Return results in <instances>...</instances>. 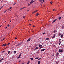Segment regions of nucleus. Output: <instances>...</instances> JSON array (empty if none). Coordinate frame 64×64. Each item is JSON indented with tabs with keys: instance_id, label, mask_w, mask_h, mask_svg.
<instances>
[{
	"instance_id": "1",
	"label": "nucleus",
	"mask_w": 64,
	"mask_h": 64,
	"mask_svg": "<svg viewBox=\"0 0 64 64\" xmlns=\"http://www.w3.org/2000/svg\"><path fill=\"white\" fill-rule=\"evenodd\" d=\"M64 51V50L63 49H60L58 50V51L60 53H63Z\"/></svg>"
},
{
	"instance_id": "2",
	"label": "nucleus",
	"mask_w": 64,
	"mask_h": 64,
	"mask_svg": "<svg viewBox=\"0 0 64 64\" xmlns=\"http://www.w3.org/2000/svg\"><path fill=\"white\" fill-rule=\"evenodd\" d=\"M55 32H54V33L55 34H54L53 35V36L52 37V39H54L55 38V36H56V34H55Z\"/></svg>"
},
{
	"instance_id": "3",
	"label": "nucleus",
	"mask_w": 64,
	"mask_h": 64,
	"mask_svg": "<svg viewBox=\"0 0 64 64\" xmlns=\"http://www.w3.org/2000/svg\"><path fill=\"white\" fill-rule=\"evenodd\" d=\"M57 20V19H55L54 20L53 22H52V23H53L54 22H55L56 20Z\"/></svg>"
},
{
	"instance_id": "4",
	"label": "nucleus",
	"mask_w": 64,
	"mask_h": 64,
	"mask_svg": "<svg viewBox=\"0 0 64 64\" xmlns=\"http://www.w3.org/2000/svg\"><path fill=\"white\" fill-rule=\"evenodd\" d=\"M59 53L58 52H57L56 55V56L57 57H58V56H59Z\"/></svg>"
},
{
	"instance_id": "5",
	"label": "nucleus",
	"mask_w": 64,
	"mask_h": 64,
	"mask_svg": "<svg viewBox=\"0 0 64 64\" xmlns=\"http://www.w3.org/2000/svg\"><path fill=\"white\" fill-rule=\"evenodd\" d=\"M30 40L31 39H30V38L28 39V40H27V42H29V41H30Z\"/></svg>"
},
{
	"instance_id": "6",
	"label": "nucleus",
	"mask_w": 64,
	"mask_h": 64,
	"mask_svg": "<svg viewBox=\"0 0 64 64\" xmlns=\"http://www.w3.org/2000/svg\"><path fill=\"white\" fill-rule=\"evenodd\" d=\"M21 56V54H20V55H19L18 57V59H19V58H20Z\"/></svg>"
},
{
	"instance_id": "7",
	"label": "nucleus",
	"mask_w": 64,
	"mask_h": 64,
	"mask_svg": "<svg viewBox=\"0 0 64 64\" xmlns=\"http://www.w3.org/2000/svg\"><path fill=\"white\" fill-rule=\"evenodd\" d=\"M37 10H36V11L34 12H32V14H34V13H36V12H37Z\"/></svg>"
},
{
	"instance_id": "8",
	"label": "nucleus",
	"mask_w": 64,
	"mask_h": 64,
	"mask_svg": "<svg viewBox=\"0 0 64 64\" xmlns=\"http://www.w3.org/2000/svg\"><path fill=\"white\" fill-rule=\"evenodd\" d=\"M45 49L43 48L42 49V50H41V52H42L43 51H44L45 50Z\"/></svg>"
},
{
	"instance_id": "9",
	"label": "nucleus",
	"mask_w": 64,
	"mask_h": 64,
	"mask_svg": "<svg viewBox=\"0 0 64 64\" xmlns=\"http://www.w3.org/2000/svg\"><path fill=\"white\" fill-rule=\"evenodd\" d=\"M33 2H34V1L32 0V1L30 2V4H32V3H33Z\"/></svg>"
},
{
	"instance_id": "10",
	"label": "nucleus",
	"mask_w": 64,
	"mask_h": 64,
	"mask_svg": "<svg viewBox=\"0 0 64 64\" xmlns=\"http://www.w3.org/2000/svg\"><path fill=\"white\" fill-rule=\"evenodd\" d=\"M23 44L22 42H20V43H19V44L20 45H21V44Z\"/></svg>"
},
{
	"instance_id": "11",
	"label": "nucleus",
	"mask_w": 64,
	"mask_h": 64,
	"mask_svg": "<svg viewBox=\"0 0 64 64\" xmlns=\"http://www.w3.org/2000/svg\"><path fill=\"white\" fill-rule=\"evenodd\" d=\"M62 29H64V26H62Z\"/></svg>"
},
{
	"instance_id": "12",
	"label": "nucleus",
	"mask_w": 64,
	"mask_h": 64,
	"mask_svg": "<svg viewBox=\"0 0 64 64\" xmlns=\"http://www.w3.org/2000/svg\"><path fill=\"white\" fill-rule=\"evenodd\" d=\"M38 48V47H37L36 48H34V50H37Z\"/></svg>"
},
{
	"instance_id": "13",
	"label": "nucleus",
	"mask_w": 64,
	"mask_h": 64,
	"mask_svg": "<svg viewBox=\"0 0 64 64\" xmlns=\"http://www.w3.org/2000/svg\"><path fill=\"white\" fill-rule=\"evenodd\" d=\"M2 46H4H4H6V44H4L2 45Z\"/></svg>"
},
{
	"instance_id": "14",
	"label": "nucleus",
	"mask_w": 64,
	"mask_h": 64,
	"mask_svg": "<svg viewBox=\"0 0 64 64\" xmlns=\"http://www.w3.org/2000/svg\"><path fill=\"white\" fill-rule=\"evenodd\" d=\"M30 63V61H29V60L28 61L27 64H29Z\"/></svg>"
},
{
	"instance_id": "15",
	"label": "nucleus",
	"mask_w": 64,
	"mask_h": 64,
	"mask_svg": "<svg viewBox=\"0 0 64 64\" xmlns=\"http://www.w3.org/2000/svg\"><path fill=\"white\" fill-rule=\"evenodd\" d=\"M38 15H39V14L37 13V14H36V16H38Z\"/></svg>"
},
{
	"instance_id": "16",
	"label": "nucleus",
	"mask_w": 64,
	"mask_h": 64,
	"mask_svg": "<svg viewBox=\"0 0 64 64\" xmlns=\"http://www.w3.org/2000/svg\"><path fill=\"white\" fill-rule=\"evenodd\" d=\"M61 16H60L58 18V19H59V20H60V19H61Z\"/></svg>"
},
{
	"instance_id": "17",
	"label": "nucleus",
	"mask_w": 64,
	"mask_h": 64,
	"mask_svg": "<svg viewBox=\"0 0 64 64\" xmlns=\"http://www.w3.org/2000/svg\"><path fill=\"white\" fill-rule=\"evenodd\" d=\"M41 46H42V45L39 44L38 45V46L40 47H41Z\"/></svg>"
},
{
	"instance_id": "18",
	"label": "nucleus",
	"mask_w": 64,
	"mask_h": 64,
	"mask_svg": "<svg viewBox=\"0 0 64 64\" xmlns=\"http://www.w3.org/2000/svg\"><path fill=\"white\" fill-rule=\"evenodd\" d=\"M40 61H39L38 62V64H40Z\"/></svg>"
},
{
	"instance_id": "19",
	"label": "nucleus",
	"mask_w": 64,
	"mask_h": 64,
	"mask_svg": "<svg viewBox=\"0 0 64 64\" xmlns=\"http://www.w3.org/2000/svg\"><path fill=\"white\" fill-rule=\"evenodd\" d=\"M20 46L19 44H18L16 45V46Z\"/></svg>"
},
{
	"instance_id": "20",
	"label": "nucleus",
	"mask_w": 64,
	"mask_h": 64,
	"mask_svg": "<svg viewBox=\"0 0 64 64\" xmlns=\"http://www.w3.org/2000/svg\"><path fill=\"white\" fill-rule=\"evenodd\" d=\"M39 58L38 57V58H35V59H39Z\"/></svg>"
},
{
	"instance_id": "21",
	"label": "nucleus",
	"mask_w": 64,
	"mask_h": 64,
	"mask_svg": "<svg viewBox=\"0 0 64 64\" xmlns=\"http://www.w3.org/2000/svg\"><path fill=\"white\" fill-rule=\"evenodd\" d=\"M60 37H61V38H63V36L62 35H61Z\"/></svg>"
},
{
	"instance_id": "22",
	"label": "nucleus",
	"mask_w": 64,
	"mask_h": 64,
	"mask_svg": "<svg viewBox=\"0 0 64 64\" xmlns=\"http://www.w3.org/2000/svg\"><path fill=\"white\" fill-rule=\"evenodd\" d=\"M46 40H49V38H46Z\"/></svg>"
},
{
	"instance_id": "23",
	"label": "nucleus",
	"mask_w": 64,
	"mask_h": 64,
	"mask_svg": "<svg viewBox=\"0 0 64 64\" xmlns=\"http://www.w3.org/2000/svg\"><path fill=\"white\" fill-rule=\"evenodd\" d=\"M10 53V51H8V54H9V53Z\"/></svg>"
},
{
	"instance_id": "24",
	"label": "nucleus",
	"mask_w": 64,
	"mask_h": 64,
	"mask_svg": "<svg viewBox=\"0 0 64 64\" xmlns=\"http://www.w3.org/2000/svg\"><path fill=\"white\" fill-rule=\"evenodd\" d=\"M46 34V32H44L42 34L43 35H44V34Z\"/></svg>"
},
{
	"instance_id": "25",
	"label": "nucleus",
	"mask_w": 64,
	"mask_h": 64,
	"mask_svg": "<svg viewBox=\"0 0 64 64\" xmlns=\"http://www.w3.org/2000/svg\"><path fill=\"white\" fill-rule=\"evenodd\" d=\"M61 41V39H60L59 40V42H60V43L61 42V41Z\"/></svg>"
},
{
	"instance_id": "26",
	"label": "nucleus",
	"mask_w": 64,
	"mask_h": 64,
	"mask_svg": "<svg viewBox=\"0 0 64 64\" xmlns=\"http://www.w3.org/2000/svg\"><path fill=\"white\" fill-rule=\"evenodd\" d=\"M1 60H4V58H2L1 59Z\"/></svg>"
},
{
	"instance_id": "27",
	"label": "nucleus",
	"mask_w": 64,
	"mask_h": 64,
	"mask_svg": "<svg viewBox=\"0 0 64 64\" xmlns=\"http://www.w3.org/2000/svg\"><path fill=\"white\" fill-rule=\"evenodd\" d=\"M43 47L42 46H40V49H41V48H42Z\"/></svg>"
},
{
	"instance_id": "28",
	"label": "nucleus",
	"mask_w": 64,
	"mask_h": 64,
	"mask_svg": "<svg viewBox=\"0 0 64 64\" xmlns=\"http://www.w3.org/2000/svg\"><path fill=\"white\" fill-rule=\"evenodd\" d=\"M30 59L31 60H33V58H30Z\"/></svg>"
},
{
	"instance_id": "29",
	"label": "nucleus",
	"mask_w": 64,
	"mask_h": 64,
	"mask_svg": "<svg viewBox=\"0 0 64 64\" xmlns=\"http://www.w3.org/2000/svg\"><path fill=\"white\" fill-rule=\"evenodd\" d=\"M50 4H52V3H53V2H50Z\"/></svg>"
},
{
	"instance_id": "30",
	"label": "nucleus",
	"mask_w": 64,
	"mask_h": 64,
	"mask_svg": "<svg viewBox=\"0 0 64 64\" xmlns=\"http://www.w3.org/2000/svg\"><path fill=\"white\" fill-rule=\"evenodd\" d=\"M12 8V7H10V8L9 9V10H10V9H11Z\"/></svg>"
},
{
	"instance_id": "31",
	"label": "nucleus",
	"mask_w": 64,
	"mask_h": 64,
	"mask_svg": "<svg viewBox=\"0 0 64 64\" xmlns=\"http://www.w3.org/2000/svg\"><path fill=\"white\" fill-rule=\"evenodd\" d=\"M2 62V60H0V62Z\"/></svg>"
},
{
	"instance_id": "32",
	"label": "nucleus",
	"mask_w": 64,
	"mask_h": 64,
	"mask_svg": "<svg viewBox=\"0 0 64 64\" xmlns=\"http://www.w3.org/2000/svg\"><path fill=\"white\" fill-rule=\"evenodd\" d=\"M5 38H4L2 40V41H3V40H4V39H5Z\"/></svg>"
},
{
	"instance_id": "33",
	"label": "nucleus",
	"mask_w": 64,
	"mask_h": 64,
	"mask_svg": "<svg viewBox=\"0 0 64 64\" xmlns=\"http://www.w3.org/2000/svg\"><path fill=\"white\" fill-rule=\"evenodd\" d=\"M23 9V8H20V10H22V9Z\"/></svg>"
},
{
	"instance_id": "34",
	"label": "nucleus",
	"mask_w": 64,
	"mask_h": 64,
	"mask_svg": "<svg viewBox=\"0 0 64 64\" xmlns=\"http://www.w3.org/2000/svg\"><path fill=\"white\" fill-rule=\"evenodd\" d=\"M23 18H24V19L25 18V16H23Z\"/></svg>"
},
{
	"instance_id": "35",
	"label": "nucleus",
	"mask_w": 64,
	"mask_h": 64,
	"mask_svg": "<svg viewBox=\"0 0 64 64\" xmlns=\"http://www.w3.org/2000/svg\"><path fill=\"white\" fill-rule=\"evenodd\" d=\"M40 2H42V0H40Z\"/></svg>"
},
{
	"instance_id": "36",
	"label": "nucleus",
	"mask_w": 64,
	"mask_h": 64,
	"mask_svg": "<svg viewBox=\"0 0 64 64\" xmlns=\"http://www.w3.org/2000/svg\"><path fill=\"white\" fill-rule=\"evenodd\" d=\"M42 1L43 2H44L45 0H42Z\"/></svg>"
},
{
	"instance_id": "37",
	"label": "nucleus",
	"mask_w": 64,
	"mask_h": 64,
	"mask_svg": "<svg viewBox=\"0 0 64 64\" xmlns=\"http://www.w3.org/2000/svg\"><path fill=\"white\" fill-rule=\"evenodd\" d=\"M15 39H17V37H16L15 38Z\"/></svg>"
},
{
	"instance_id": "38",
	"label": "nucleus",
	"mask_w": 64,
	"mask_h": 64,
	"mask_svg": "<svg viewBox=\"0 0 64 64\" xmlns=\"http://www.w3.org/2000/svg\"><path fill=\"white\" fill-rule=\"evenodd\" d=\"M14 52L15 53H16V51H14Z\"/></svg>"
},
{
	"instance_id": "39",
	"label": "nucleus",
	"mask_w": 64,
	"mask_h": 64,
	"mask_svg": "<svg viewBox=\"0 0 64 64\" xmlns=\"http://www.w3.org/2000/svg\"><path fill=\"white\" fill-rule=\"evenodd\" d=\"M60 44H61V42H60L59 44V45H60Z\"/></svg>"
},
{
	"instance_id": "40",
	"label": "nucleus",
	"mask_w": 64,
	"mask_h": 64,
	"mask_svg": "<svg viewBox=\"0 0 64 64\" xmlns=\"http://www.w3.org/2000/svg\"><path fill=\"white\" fill-rule=\"evenodd\" d=\"M10 53H11V54H13V53H12V52H10Z\"/></svg>"
},
{
	"instance_id": "41",
	"label": "nucleus",
	"mask_w": 64,
	"mask_h": 64,
	"mask_svg": "<svg viewBox=\"0 0 64 64\" xmlns=\"http://www.w3.org/2000/svg\"><path fill=\"white\" fill-rule=\"evenodd\" d=\"M9 26H10V25L9 24H8V27H9Z\"/></svg>"
},
{
	"instance_id": "42",
	"label": "nucleus",
	"mask_w": 64,
	"mask_h": 64,
	"mask_svg": "<svg viewBox=\"0 0 64 64\" xmlns=\"http://www.w3.org/2000/svg\"><path fill=\"white\" fill-rule=\"evenodd\" d=\"M10 44V43H8L7 44V45H9Z\"/></svg>"
},
{
	"instance_id": "43",
	"label": "nucleus",
	"mask_w": 64,
	"mask_h": 64,
	"mask_svg": "<svg viewBox=\"0 0 64 64\" xmlns=\"http://www.w3.org/2000/svg\"><path fill=\"white\" fill-rule=\"evenodd\" d=\"M26 8V7H25L23 8H23V9H24V8Z\"/></svg>"
},
{
	"instance_id": "44",
	"label": "nucleus",
	"mask_w": 64,
	"mask_h": 64,
	"mask_svg": "<svg viewBox=\"0 0 64 64\" xmlns=\"http://www.w3.org/2000/svg\"><path fill=\"white\" fill-rule=\"evenodd\" d=\"M42 59V58H39V59H40H40Z\"/></svg>"
},
{
	"instance_id": "45",
	"label": "nucleus",
	"mask_w": 64,
	"mask_h": 64,
	"mask_svg": "<svg viewBox=\"0 0 64 64\" xmlns=\"http://www.w3.org/2000/svg\"><path fill=\"white\" fill-rule=\"evenodd\" d=\"M56 30H54V32H56Z\"/></svg>"
},
{
	"instance_id": "46",
	"label": "nucleus",
	"mask_w": 64,
	"mask_h": 64,
	"mask_svg": "<svg viewBox=\"0 0 64 64\" xmlns=\"http://www.w3.org/2000/svg\"><path fill=\"white\" fill-rule=\"evenodd\" d=\"M33 27H35V26H33Z\"/></svg>"
},
{
	"instance_id": "47",
	"label": "nucleus",
	"mask_w": 64,
	"mask_h": 64,
	"mask_svg": "<svg viewBox=\"0 0 64 64\" xmlns=\"http://www.w3.org/2000/svg\"><path fill=\"white\" fill-rule=\"evenodd\" d=\"M21 61H21V60H20L19 61V62H21Z\"/></svg>"
},
{
	"instance_id": "48",
	"label": "nucleus",
	"mask_w": 64,
	"mask_h": 64,
	"mask_svg": "<svg viewBox=\"0 0 64 64\" xmlns=\"http://www.w3.org/2000/svg\"><path fill=\"white\" fill-rule=\"evenodd\" d=\"M16 4H13V5H14Z\"/></svg>"
},
{
	"instance_id": "49",
	"label": "nucleus",
	"mask_w": 64,
	"mask_h": 64,
	"mask_svg": "<svg viewBox=\"0 0 64 64\" xmlns=\"http://www.w3.org/2000/svg\"><path fill=\"white\" fill-rule=\"evenodd\" d=\"M28 12L29 11V10H28V11H27Z\"/></svg>"
},
{
	"instance_id": "50",
	"label": "nucleus",
	"mask_w": 64,
	"mask_h": 64,
	"mask_svg": "<svg viewBox=\"0 0 64 64\" xmlns=\"http://www.w3.org/2000/svg\"><path fill=\"white\" fill-rule=\"evenodd\" d=\"M52 10L53 11H54V9H53Z\"/></svg>"
},
{
	"instance_id": "51",
	"label": "nucleus",
	"mask_w": 64,
	"mask_h": 64,
	"mask_svg": "<svg viewBox=\"0 0 64 64\" xmlns=\"http://www.w3.org/2000/svg\"><path fill=\"white\" fill-rule=\"evenodd\" d=\"M6 10V11H8V10Z\"/></svg>"
},
{
	"instance_id": "52",
	"label": "nucleus",
	"mask_w": 64,
	"mask_h": 64,
	"mask_svg": "<svg viewBox=\"0 0 64 64\" xmlns=\"http://www.w3.org/2000/svg\"><path fill=\"white\" fill-rule=\"evenodd\" d=\"M1 26H2V25H1L0 26V27H1Z\"/></svg>"
},
{
	"instance_id": "53",
	"label": "nucleus",
	"mask_w": 64,
	"mask_h": 64,
	"mask_svg": "<svg viewBox=\"0 0 64 64\" xmlns=\"http://www.w3.org/2000/svg\"><path fill=\"white\" fill-rule=\"evenodd\" d=\"M30 26H31V24H30Z\"/></svg>"
},
{
	"instance_id": "54",
	"label": "nucleus",
	"mask_w": 64,
	"mask_h": 64,
	"mask_svg": "<svg viewBox=\"0 0 64 64\" xmlns=\"http://www.w3.org/2000/svg\"><path fill=\"white\" fill-rule=\"evenodd\" d=\"M7 27H6V28H6V29H7Z\"/></svg>"
},
{
	"instance_id": "55",
	"label": "nucleus",
	"mask_w": 64,
	"mask_h": 64,
	"mask_svg": "<svg viewBox=\"0 0 64 64\" xmlns=\"http://www.w3.org/2000/svg\"><path fill=\"white\" fill-rule=\"evenodd\" d=\"M6 22V21H5V22Z\"/></svg>"
},
{
	"instance_id": "56",
	"label": "nucleus",
	"mask_w": 64,
	"mask_h": 64,
	"mask_svg": "<svg viewBox=\"0 0 64 64\" xmlns=\"http://www.w3.org/2000/svg\"><path fill=\"white\" fill-rule=\"evenodd\" d=\"M1 8H0V10H1Z\"/></svg>"
},
{
	"instance_id": "57",
	"label": "nucleus",
	"mask_w": 64,
	"mask_h": 64,
	"mask_svg": "<svg viewBox=\"0 0 64 64\" xmlns=\"http://www.w3.org/2000/svg\"><path fill=\"white\" fill-rule=\"evenodd\" d=\"M10 22H11H11H11V20H10Z\"/></svg>"
},
{
	"instance_id": "58",
	"label": "nucleus",
	"mask_w": 64,
	"mask_h": 64,
	"mask_svg": "<svg viewBox=\"0 0 64 64\" xmlns=\"http://www.w3.org/2000/svg\"><path fill=\"white\" fill-rule=\"evenodd\" d=\"M59 35H61V34H59Z\"/></svg>"
},
{
	"instance_id": "59",
	"label": "nucleus",
	"mask_w": 64,
	"mask_h": 64,
	"mask_svg": "<svg viewBox=\"0 0 64 64\" xmlns=\"http://www.w3.org/2000/svg\"><path fill=\"white\" fill-rule=\"evenodd\" d=\"M4 12H6V10H5Z\"/></svg>"
},
{
	"instance_id": "60",
	"label": "nucleus",
	"mask_w": 64,
	"mask_h": 64,
	"mask_svg": "<svg viewBox=\"0 0 64 64\" xmlns=\"http://www.w3.org/2000/svg\"><path fill=\"white\" fill-rule=\"evenodd\" d=\"M40 60L39 59H38V60Z\"/></svg>"
},
{
	"instance_id": "61",
	"label": "nucleus",
	"mask_w": 64,
	"mask_h": 64,
	"mask_svg": "<svg viewBox=\"0 0 64 64\" xmlns=\"http://www.w3.org/2000/svg\"><path fill=\"white\" fill-rule=\"evenodd\" d=\"M38 53H39V52H38Z\"/></svg>"
},
{
	"instance_id": "62",
	"label": "nucleus",
	"mask_w": 64,
	"mask_h": 64,
	"mask_svg": "<svg viewBox=\"0 0 64 64\" xmlns=\"http://www.w3.org/2000/svg\"><path fill=\"white\" fill-rule=\"evenodd\" d=\"M29 5H30V4H29Z\"/></svg>"
},
{
	"instance_id": "63",
	"label": "nucleus",
	"mask_w": 64,
	"mask_h": 64,
	"mask_svg": "<svg viewBox=\"0 0 64 64\" xmlns=\"http://www.w3.org/2000/svg\"><path fill=\"white\" fill-rule=\"evenodd\" d=\"M31 20H30V21H31Z\"/></svg>"
}]
</instances>
